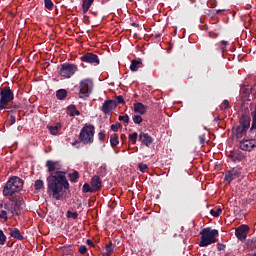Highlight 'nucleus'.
<instances>
[{"mask_svg": "<svg viewBox=\"0 0 256 256\" xmlns=\"http://www.w3.org/2000/svg\"><path fill=\"white\" fill-rule=\"evenodd\" d=\"M116 104L118 103L119 105H125V99L123 98L122 95H119L116 97Z\"/></svg>", "mask_w": 256, "mask_h": 256, "instance_id": "nucleus-47", "label": "nucleus"}, {"mask_svg": "<svg viewBox=\"0 0 256 256\" xmlns=\"http://www.w3.org/2000/svg\"><path fill=\"white\" fill-rule=\"evenodd\" d=\"M118 120L119 121H123V123H129V115H120L119 117H118Z\"/></svg>", "mask_w": 256, "mask_h": 256, "instance_id": "nucleus-46", "label": "nucleus"}, {"mask_svg": "<svg viewBox=\"0 0 256 256\" xmlns=\"http://www.w3.org/2000/svg\"><path fill=\"white\" fill-rule=\"evenodd\" d=\"M51 135H57L59 133V130L61 129L62 125L61 123H56L55 126H47Z\"/></svg>", "mask_w": 256, "mask_h": 256, "instance_id": "nucleus-24", "label": "nucleus"}, {"mask_svg": "<svg viewBox=\"0 0 256 256\" xmlns=\"http://www.w3.org/2000/svg\"><path fill=\"white\" fill-rule=\"evenodd\" d=\"M110 145L111 147H117V145H119V136L117 134L110 136Z\"/></svg>", "mask_w": 256, "mask_h": 256, "instance_id": "nucleus-28", "label": "nucleus"}, {"mask_svg": "<svg viewBox=\"0 0 256 256\" xmlns=\"http://www.w3.org/2000/svg\"><path fill=\"white\" fill-rule=\"evenodd\" d=\"M134 111L140 115H145V113H147V107L144 106L141 102H136L134 103Z\"/></svg>", "mask_w": 256, "mask_h": 256, "instance_id": "nucleus-19", "label": "nucleus"}, {"mask_svg": "<svg viewBox=\"0 0 256 256\" xmlns=\"http://www.w3.org/2000/svg\"><path fill=\"white\" fill-rule=\"evenodd\" d=\"M114 249L115 248L113 247L112 243L107 244L106 247H105L106 255H111V253H113Z\"/></svg>", "mask_w": 256, "mask_h": 256, "instance_id": "nucleus-42", "label": "nucleus"}, {"mask_svg": "<svg viewBox=\"0 0 256 256\" xmlns=\"http://www.w3.org/2000/svg\"><path fill=\"white\" fill-rule=\"evenodd\" d=\"M44 7L48 9V11H53V7H55V5L52 0H44Z\"/></svg>", "mask_w": 256, "mask_h": 256, "instance_id": "nucleus-34", "label": "nucleus"}, {"mask_svg": "<svg viewBox=\"0 0 256 256\" xmlns=\"http://www.w3.org/2000/svg\"><path fill=\"white\" fill-rule=\"evenodd\" d=\"M95 3V0H83L82 2V11L83 13H87L89 9H91V5Z\"/></svg>", "mask_w": 256, "mask_h": 256, "instance_id": "nucleus-22", "label": "nucleus"}, {"mask_svg": "<svg viewBox=\"0 0 256 256\" xmlns=\"http://www.w3.org/2000/svg\"><path fill=\"white\" fill-rule=\"evenodd\" d=\"M139 137V134L137 132H133L128 135L129 141H131L132 145L137 144V138Z\"/></svg>", "mask_w": 256, "mask_h": 256, "instance_id": "nucleus-30", "label": "nucleus"}, {"mask_svg": "<svg viewBox=\"0 0 256 256\" xmlns=\"http://www.w3.org/2000/svg\"><path fill=\"white\" fill-rule=\"evenodd\" d=\"M86 244L89 245V247H95V243H93L91 239H87Z\"/></svg>", "mask_w": 256, "mask_h": 256, "instance_id": "nucleus-52", "label": "nucleus"}, {"mask_svg": "<svg viewBox=\"0 0 256 256\" xmlns=\"http://www.w3.org/2000/svg\"><path fill=\"white\" fill-rule=\"evenodd\" d=\"M253 256H256V253Z\"/></svg>", "mask_w": 256, "mask_h": 256, "instance_id": "nucleus-61", "label": "nucleus"}, {"mask_svg": "<svg viewBox=\"0 0 256 256\" xmlns=\"http://www.w3.org/2000/svg\"><path fill=\"white\" fill-rule=\"evenodd\" d=\"M221 213H223V209H221V208L210 210V214L212 215V217H219V215H221Z\"/></svg>", "mask_w": 256, "mask_h": 256, "instance_id": "nucleus-36", "label": "nucleus"}, {"mask_svg": "<svg viewBox=\"0 0 256 256\" xmlns=\"http://www.w3.org/2000/svg\"><path fill=\"white\" fill-rule=\"evenodd\" d=\"M117 107V100L110 99V100H105L102 107L101 111L104 113V115H109L111 111H113Z\"/></svg>", "mask_w": 256, "mask_h": 256, "instance_id": "nucleus-11", "label": "nucleus"}, {"mask_svg": "<svg viewBox=\"0 0 256 256\" xmlns=\"http://www.w3.org/2000/svg\"><path fill=\"white\" fill-rule=\"evenodd\" d=\"M82 191L84 193H95V189L93 187H91V185H89V183H84L83 187H82Z\"/></svg>", "mask_w": 256, "mask_h": 256, "instance_id": "nucleus-31", "label": "nucleus"}, {"mask_svg": "<svg viewBox=\"0 0 256 256\" xmlns=\"http://www.w3.org/2000/svg\"><path fill=\"white\" fill-rule=\"evenodd\" d=\"M138 169L141 171V173H147L149 166L147 164L141 163L138 165Z\"/></svg>", "mask_w": 256, "mask_h": 256, "instance_id": "nucleus-41", "label": "nucleus"}, {"mask_svg": "<svg viewBox=\"0 0 256 256\" xmlns=\"http://www.w3.org/2000/svg\"><path fill=\"white\" fill-rule=\"evenodd\" d=\"M73 147H76V145H79V140H75L73 143H72Z\"/></svg>", "mask_w": 256, "mask_h": 256, "instance_id": "nucleus-53", "label": "nucleus"}, {"mask_svg": "<svg viewBox=\"0 0 256 256\" xmlns=\"http://www.w3.org/2000/svg\"><path fill=\"white\" fill-rule=\"evenodd\" d=\"M7 39L5 38V36H3L0 40V47L3 48L5 46Z\"/></svg>", "mask_w": 256, "mask_h": 256, "instance_id": "nucleus-50", "label": "nucleus"}, {"mask_svg": "<svg viewBox=\"0 0 256 256\" xmlns=\"http://www.w3.org/2000/svg\"><path fill=\"white\" fill-rule=\"evenodd\" d=\"M143 68V62L141 60H132L130 65V71L135 72Z\"/></svg>", "mask_w": 256, "mask_h": 256, "instance_id": "nucleus-20", "label": "nucleus"}, {"mask_svg": "<svg viewBox=\"0 0 256 256\" xmlns=\"http://www.w3.org/2000/svg\"><path fill=\"white\" fill-rule=\"evenodd\" d=\"M230 159L233 163L241 162L245 159V154L241 150H234L230 153Z\"/></svg>", "mask_w": 256, "mask_h": 256, "instance_id": "nucleus-15", "label": "nucleus"}, {"mask_svg": "<svg viewBox=\"0 0 256 256\" xmlns=\"http://www.w3.org/2000/svg\"><path fill=\"white\" fill-rule=\"evenodd\" d=\"M98 139H99V141H105V130H103V131H100L99 133H98Z\"/></svg>", "mask_w": 256, "mask_h": 256, "instance_id": "nucleus-49", "label": "nucleus"}, {"mask_svg": "<svg viewBox=\"0 0 256 256\" xmlns=\"http://www.w3.org/2000/svg\"><path fill=\"white\" fill-rule=\"evenodd\" d=\"M19 191H23V179L18 176L10 177L3 187L4 197H13Z\"/></svg>", "mask_w": 256, "mask_h": 256, "instance_id": "nucleus-3", "label": "nucleus"}, {"mask_svg": "<svg viewBox=\"0 0 256 256\" xmlns=\"http://www.w3.org/2000/svg\"><path fill=\"white\" fill-rule=\"evenodd\" d=\"M7 109H21V103L14 102L12 100V102H10L9 105L7 106Z\"/></svg>", "mask_w": 256, "mask_h": 256, "instance_id": "nucleus-35", "label": "nucleus"}, {"mask_svg": "<svg viewBox=\"0 0 256 256\" xmlns=\"http://www.w3.org/2000/svg\"><path fill=\"white\" fill-rule=\"evenodd\" d=\"M240 93L243 97V99H247L251 93L255 94V88L253 86H244L240 89Z\"/></svg>", "mask_w": 256, "mask_h": 256, "instance_id": "nucleus-17", "label": "nucleus"}, {"mask_svg": "<svg viewBox=\"0 0 256 256\" xmlns=\"http://www.w3.org/2000/svg\"><path fill=\"white\" fill-rule=\"evenodd\" d=\"M227 45H229V42L222 40L218 44H216V50L218 51V53L223 55V53H225V47H227Z\"/></svg>", "mask_w": 256, "mask_h": 256, "instance_id": "nucleus-21", "label": "nucleus"}, {"mask_svg": "<svg viewBox=\"0 0 256 256\" xmlns=\"http://www.w3.org/2000/svg\"><path fill=\"white\" fill-rule=\"evenodd\" d=\"M249 231H251L249 225L242 224L235 229V236L237 237L238 241H246Z\"/></svg>", "mask_w": 256, "mask_h": 256, "instance_id": "nucleus-9", "label": "nucleus"}, {"mask_svg": "<svg viewBox=\"0 0 256 256\" xmlns=\"http://www.w3.org/2000/svg\"><path fill=\"white\" fill-rule=\"evenodd\" d=\"M56 97L59 99V101H63L67 97V90L65 89H59L56 91Z\"/></svg>", "mask_w": 256, "mask_h": 256, "instance_id": "nucleus-26", "label": "nucleus"}, {"mask_svg": "<svg viewBox=\"0 0 256 256\" xmlns=\"http://www.w3.org/2000/svg\"><path fill=\"white\" fill-rule=\"evenodd\" d=\"M1 53H3V48L0 47V55H1Z\"/></svg>", "mask_w": 256, "mask_h": 256, "instance_id": "nucleus-58", "label": "nucleus"}, {"mask_svg": "<svg viewBox=\"0 0 256 256\" xmlns=\"http://www.w3.org/2000/svg\"><path fill=\"white\" fill-rule=\"evenodd\" d=\"M9 120H8V125L11 127V125H15L17 123V118L13 115V110L9 111Z\"/></svg>", "mask_w": 256, "mask_h": 256, "instance_id": "nucleus-33", "label": "nucleus"}, {"mask_svg": "<svg viewBox=\"0 0 256 256\" xmlns=\"http://www.w3.org/2000/svg\"><path fill=\"white\" fill-rule=\"evenodd\" d=\"M121 127H123L121 125V123L117 122L116 124H112L110 126V129H111V131H114V133H117V131H119V129H121Z\"/></svg>", "mask_w": 256, "mask_h": 256, "instance_id": "nucleus-39", "label": "nucleus"}, {"mask_svg": "<svg viewBox=\"0 0 256 256\" xmlns=\"http://www.w3.org/2000/svg\"><path fill=\"white\" fill-rule=\"evenodd\" d=\"M67 109L69 111L70 117H75V115H81V112L79 110H77L75 105L68 106Z\"/></svg>", "mask_w": 256, "mask_h": 256, "instance_id": "nucleus-27", "label": "nucleus"}, {"mask_svg": "<svg viewBox=\"0 0 256 256\" xmlns=\"http://www.w3.org/2000/svg\"><path fill=\"white\" fill-rule=\"evenodd\" d=\"M79 213L77 212H72V211H67V218L68 219H78Z\"/></svg>", "mask_w": 256, "mask_h": 256, "instance_id": "nucleus-40", "label": "nucleus"}, {"mask_svg": "<svg viewBox=\"0 0 256 256\" xmlns=\"http://www.w3.org/2000/svg\"><path fill=\"white\" fill-rule=\"evenodd\" d=\"M82 63H89L90 65L97 66L101 63L97 54L88 52L80 57Z\"/></svg>", "mask_w": 256, "mask_h": 256, "instance_id": "nucleus-10", "label": "nucleus"}, {"mask_svg": "<svg viewBox=\"0 0 256 256\" xmlns=\"http://www.w3.org/2000/svg\"><path fill=\"white\" fill-rule=\"evenodd\" d=\"M200 235L201 240L199 242V247H209V245L217 243V237H219V230L207 227L200 231Z\"/></svg>", "mask_w": 256, "mask_h": 256, "instance_id": "nucleus-4", "label": "nucleus"}, {"mask_svg": "<svg viewBox=\"0 0 256 256\" xmlns=\"http://www.w3.org/2000/svg\"><path fill=\"white\" fill-rule=\"evenodd\" d=\"M95 126L92 124H85L80 130L78 139L83 145H91L95 141Z\"/></svg>", "mask_w": 256, "mask_h": 256, "instance_id": "nucleus-5", "label": "nucleus"}, {"mask_svg": "<svg viewBox=\"0 0 256 256\" xmlns=\"http://www.w3.org/2000/svg\"><path fill=\"white\" fill-rule=\"evenodd\" d=\"M81 66H82V67H85L83 63L81 64Z\"/></svg>", "mask_w": 256, "mask_h": 256, "instance_id": "nucleus-60", "label": "nucleus"}, {"mask_svg": "<svg viewBox=\"0 0 256 256\" xmlns=\"http://www.w3.org/2000/svg\"><path fill=\"white\" fill-rule=\"evenodd\" d=\"M212 5H215V6H217V1H213V3H212Z\"/></svg>", "mask_w": 256, "mask_h": 256, "instance_id": "nucleus-57", "label": "nucleus"}, {"mask_svg": "<svg viewBox=\"0 0 256 256\" xmlns=\"http://www.w3.org/2000/svg\"><path fill=\"white\" fill-rule=\"evenodd\" d=\"M121 139L122 140L127 139V136L125 134H121Z\"/></svg>", "mask_w": 256, "mask_h": 256, "instance_id": "nucleus-55", "label": "nucleus"}, {"mask_svg": "<svg viewBox=\"0 0 256 256\" xmlns=\"http://www.w3.org/2000/svg\"><path fill=\"white\" fill-rule=\"evenodd\" d=\"M199 144L203 147L207 143V136L204 132H200L198 135Z\"/></svg>", "mask_w": 256, "mask_h": 256, "instance_id": "nucleus-32", "label": "nucleus"}, {"mask_svg": "<svg viewBox=\"0 0 256 256\" xmlns=\"http://www.w3.org/2000/svg\"><path fill=\"white\" fill-rule=\"evenodd\" d=\"M46 167L50 175L47 177V193L52 199L61 201L67 197V190L69 189V181L65 172L61 171V164L59 161L47 160Z\"/></svg>", "mask_w": 256, "mask_h": 256, "instance_id": "nucleus-1", "label": "nucleus"}, {"mask_svg": "<svg viewBox=\"0 0 256 256\" xmlns=\"http://www.w3.org/2000/svg\"><path fill=\"white\" fill-rule=\"evenodd\" d=\"M4 209H6V211H9V204H4Z\"/></svg>", "mask_w": 256, "mask_h": 256, "instance_id": "nucleus-54", "label": "nucleus"}, {"mask_svg": "<svg viewBox=\"0 0 256 256\" xmlns=\"http://www.w3.org/2000/svg\"><path fill=\"white\" fill-rule=\"evenodd\" d=\"M229 107V100H224L220 105L221 111H225L226 109H229Z\"/></svg>", "mask_w": 256, "mask_h": 256, "instance_id": "nucleus-44", "label": "nucleus"}, {"mask_svg": "<svg viewBox=\"0 0 256 256\" xmlns=\"http://www.w3.org/2000/svg\"><path fill=\"white\" fill-rule=\"evenodd\" d=\"M93 93V80L86 78L79 83V98L87 99Z\"/></svg>", "mask_w": 256, "mask_h": 256, "instance_id": "nucleus-7", "label": "nucleus"}, {"mask_svg": "<svg viewBox=\"0 0 256 256\" xmlns=\"http://www.w3.org/2000/svg\"><path fill=\"white\" fill-rule=\"evenodd\" d=\"M223 11H225V10H217L216 13H217V14L223 13Z\"/></svg>", "mask_w": 256, "mask_h": 256, "instance_id": "nucleus-56", "label": "nucleus"}, {"mask_svg": "<svg viewBox=\"0 0 256 256\" xmlns=\"http://www.w3.org/2000/svg\"><path fill=\"white\" fill-rule=\"evenodd\" d=\"M45 188V182H43V180L38 179L35 181L34 183V189L35 191H41V189Z\"/></svg>", "mask_w": 256, "mask_h": 256, "instance_id": "nucleus-29", "label": "nucleus"}, {"mask_svg": "<svg viewBox=\"0 0 256 256\" xmlns=\"http://www.w3.org/2000/svg\"><path fill=\"white\" fill-rule=\"evenodd\" d=\"M11 206L10 211L12 215H21V205H23V202H21L20 199H10Z\"/></svg>", "mask_w": 256, "mask_h": 256, "instance_id": "nucleus-12", "label": "nucleus"}, {"mask_svg": "<svg viewBox=\"0 0 256 256\" xmlns=\"http://www.w3.org/2000/svg\"><path fill=\"white\" fill-rule=\"evenodd\" d=\"M139 141L142 145H145V147H151L153 145V137L149 135V133L140 132L139 134Z\"/></svg>", "mask_w": 256, "mask_h": 256, "instance_id": "nucleus-13", "label": "nucleus"}, {"mask_svg": "<svg viewBox=\"0 0 256 256\" xmlns=\"http://www.w3.org/2000/svg\"><path fill=\"white\" fill-rule=\"evenodd\" d=\"M239 170L237 168H233L231 170H227L225 172L224 181H227V183L231 184V182L235 181L237 177H239Z\"/></svg>", "mask_w": 256, "mask_h": 256, "instance_id": "nucleus-14", "label": "nucleus"}, {"mask_svg": "<svg viewBox=\"0 0 256 256\" xmlns=\"http://www.w3.org/2000/svg\"><path fill=\"white\" fill-rule=\"evenodd\" d=\"M78 253H80V255H85V253H87V246L80 245L78 248Z\"/></svg>", "mask_w": 256, "mask_h": 256, "instance_id": "nucleus-45", "label": "nucleus"}, {"mask_svg": "<svg viewBox=\"0 0 256 256\" xmlns=\"http://www.w3.org/2000/svg\"><path fill=\"white\" fill-rule=\"evenodd\" d=\"M5 243H7V236L3 230H0V245H5Z\"/></svg>", "mask_w": 256, "mask_h": 256, "instance_id": "nucleus-37", "label": "nucleus"}, {"mask_svg": "<svg viewBox=\"0 0 256 256\" xmlns=\"http://www.w3.org/2000/svg\"><path fill=\"white\" fill-rule=\"evenodd\" d=\"M90 185L94 188V191H101V188L103 187V181H101V177L95 175L92 177Z\"/></svg>", "mask_w": 256, "mask_h": 256, "instance_id": "nucleus-16", "label": "nucleus"}, {"mask_svg": "<svg viewBox=\"0 0 256 256\" xmlns=\"http://www.w3.org/2000/svg\"><path fill=\"white\" fill-rule=\"evenodd\" d=\"M71 251H73V246L69 245V246H63L62 247V252L66 255H69V253H71Z\"/></svg>", "mask_w": 256, "mask_h": 256, "instance_id": "nucleus-43", "label": "nucleus"}, {"mask_svg": "<svg viewBox=\"0 0 256 256\" xmlns=\"http://www.w3.org/2000/svg\"><path fill=\"white\" fill-rule=\"evenodd\" d=\"M78 70L79 68L76 64L66 62L60 65L59 75L64 79H71V77H73Z\"/></svg>", "mask_w": 256, "mask_h": 256, "instance_id": "nucleus-8", "label": "nucleus"}, {"mask_svg": "<svg viewBox=\"0 0 256 256\" xmlns=\"http://www.w3.org/2000/svg\"><path fill=\"white\" fill-rule=\"evenodd\" d=\"M133 121L136 125H141V123H143V117H141V115H134Z\"/></svg>", "mask_w": 256, "mask_h": 256, "instance_id": "nucleus-38", "label": "nucleus"}, {"mask_svg": "<svg viewBox=\"0 0 256 256\" xmlns=\"http://www.w3.org/2000/svg\"><path fill=\"white\" fill-rule=\"evenodd\" d=\"M15 100V93L9 86L0 89V111L7 109L9 104Z\"/></svg>", "mask_w": 256, "mask_h": 256, "instance_id": "nucleus-6", "label": "nucleus"}, {"mask_svg": "<svg viewBox=\"0 0 256 256\" xmlns=\"http://www.w3.org/2000/svg\"><path fill=\"white\" fill-rule=\"evenodd\" d=\"M251 127V116L249 115V108L244 109V113L239 119V124L233 126L232 135L236 141H240L249 135V130Z\"/></svg>", "mask_w": 256, "mask_h": 256, "instance_id": "nucleus-2", "label": "nucleus"}, {"mask_svg": "<svg viewBox=\"0 0 256 256\" xmlns=\"http://www.w3.org/2000/svg\"><path fill=\"white\" fill-rule=\"evenodd\" d=\"M225 247V244L218 243L217 251H224Z\"/></svg>", "mask_w": 256, "mask_h": 256, "instance_id": "nucleus-51", "label": "nucleus"}, {"mask_svg": "<svg viewBox=\"0 0 256 256\" xmlns=\"http://www.w3.org/2000/svg\"><path fill=\"white\" fill-rule=\"evenodd\" d=\"M0 219H4L5 222L9 221V217H7V211H5V210L1 211Z\"/></svg>", "mask_w": 256, "mask_h": 256, "instance_id": "nucleus-48", "label": "nucleus"}, {"mask_svg": "<svg viewBox=\"0 0 256 256\" xmlns=\"http://www.w3.org/2000/svg\"><path fill=\"white\" fill-rule=\"evenodd\" d=\"M246 249H249L250 251L256 250V238L248 239L245 243Z\"/></svg>", "mask_w": 256, "mask_h": 256, "instance_id": "nucleus-23", "label": "nucleus"}, {"mask_svg": "<svg viewBox=\"0 0 256 256\" xmlns=\"http://www.w3.org/2000/svg\"><path fill=\"white\" fill-rule=\"evenodd\" d=\"M68 177L71 183H77V181H79V172L77 170H74L72 173L68 174Z\"/></svg>", "mask_w": 256, "mask_h": 256, "instance_id": "nucleus-25", "label": "nucleus"}, {"mask_svg": "<svg viewBox=\"0 0 256 256\" xmlns=\"http://www.w3.org/2000/svg\"><path fill=\"white\" fill-rule=\"evenodd\" d=\"M132 25H133L134 27H137V24H135V23H133Z\"/></svg>", "mask_w": 256, "mask_h": 256, "instance_id": "nucleus-59", "label": "nucleus"}, {"mask_svg": "<svg viewBox=\"0 0 256 256\" xmlns=\"http://www.w3.org/2000/svg\"><path fill=\"white\" fill-rule=\"evenodd\" d=\"M8 231L13 239H17L18 241H23L25 239L18 228H8Z\"/></svg>", "mask_w": 256, "mask_h": 256, "instance_id": "nucleus-18", "label": "nucleus"}]
</instances>
